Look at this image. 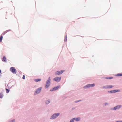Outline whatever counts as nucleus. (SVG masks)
<instances>
[{
    "mask_svg": "<svg viewBox=\"0 0 122 122\" xmlns=\"http://www.w3.org/2000/svg\"><path fill=\"white\" fill-rule=\"evenodd\" d=\"M50 81L51 79L50 77H49L46 82L45 86V88H47L49 86L50 84Z\"/></svg>",
    "mask_w": 122,
    "mask_h": 122,
    "instance_id": "1",
    "label": "nucleus"
},
{
    "mask_svg": "<svg viewBox=\"0 0 122 122\" xmlns=\"http://www.w3.org/2000/svg\"><path fill=\"white\" fill-rule=\"evenodd\" d=\"M60 114L59 113H56L53 114L51 116V119H53L56 118V117H58Z\"/></svg>",
    "mask_w": 122,
    "mask_h": 122,
    "instance_id": "2",
    "label": "nucleus"
},
{
    "mask_svg": "<svg viewBox=\"0 0 122 122\" xmlns=\"http://www.w3.org/2000/svg\"><path fill=\"white\" fill-rule=\"evenodd\" d=\"M10 70L14 74H16L17 72L16 70L13 67H12L10 68Z\"/></svg>",
    "mask_w": 122,
    "mask_h": 122,
    "instance_id": "3",
    "label": "nucleus"
},
{
    "mask_svg": "<svg viewBox=\"0 0 122 122\" xmlns=\"http://www.w3.org/2000/svg\"><path fill=\"white\" fill-rule=\"evenodd\" d=\"M95 85L94 84H88L84 86V88H85L93 87L95 86Z\"/></svg>",
    "mask_w": 122,
    "mask_h": 122,
    "instance_id": "4",
    "label": "nucleus"
},
{
    "mask_svg": "<svg viewBox=\"0 0 122 122\" xmlns=\"http://www.w3.org/2000/svg\"><path fill=\"white\" fill-rule=\"evenodd\" d=\"M61 79V77H56L53 79L54 81H55L56 82H59L60 81Z\"/></svg>",
    "mask_w": 122,
    "mask_h": 122,
    "instance_id": "5",
    "label": "nucleus"
},
{
    "mask_svg": "<svg viewBox=\"0 0 122 122\" xmlns=\"http://www.w3.org/2000/svg\"><path fill=\"white\" fill-rule=\"evenodd\" d=\"M64 71V70H62L60 71H57L55 74V75H59L62 74L63 72Z\"/></svg>",
    "mask_w": 122,
    "mask_h": 122,
    "instance_id": "6",
    "label": "nucleus"
},
{
    "mask_svg": "<svg viewBox=\"0 0 122 122\" xmlns=\"http://www.w3.org/2000/svg\"><path fill=\"white\" fill-rule=\"evenodd\" d=\"M60 87V86H58L56 87H54L52 89H51L50 91H55L57 90Z\"/></svg>",
    "mask_w": 122,
    "mask_h": 122,
    "instance_id": "7",
    "label": "nucleus"
},
{
    "mask_svg": "<svg viewBox=\"0 0 122 122\" xmlns=\"http://www.w3.org/2000/svg\"><path fill=\"white\" fill-rule=\"evenodd\" d=\"M41 87L37 89L36 91V94H38L41 91Z\"/></svg>",
    "mask_w": 122,
    "mask_h": 122,
    "instance_id": "8",
    "label": "nucleus"
},
{
    "mask_svg": "<svg viewBox=\"0 0 122 122\" xmlns=\"http://www.w3.org/2000/svg\"><path fill=\"white\" fill-rule=\"evenodd\" d=\"M121 105L117 106L114 107L113 108V110H115L117 109H118L121 107Z\"/></svg>",
    "mask_w": 122,
    "mask_h": 122,
    "instance_id": "9",
    "label": "nucleus"
},
{
    "mask_svg": "<svg viewBox=\"0 0 122 122\" xmlns=\"http://www.w3.org/2000/svg\"><path fill=\"white\" fill-rule=\"evenodd\" d=\"M73 119L74 120H76V121H78L80 120V117L75 118H73Z\"/></svg>",
    "mask_w": 122,
    "mask_h": 122,
    "instance_id": "10",
    "label": "nucleus"
},
{
    "mask_svg": "<svg viewBox=\"0 0 122 122\" xmlns=\"http://www.w3.org/2000/svg\"><path fill=\"white\" fill-rule=\"evenodd\" d=\"M2 61L4 62H6V58L5 56H4L3 57L2 60Z\"/></svg>",
    "mask_w": 122,
    "mask_h": 122,
    "instance_id": "11",
    "label": "nucleus"
},
{
    "mask_svg": "<svg viewBox=\"0 0 122 122\" xmlns=\"http://www.w3.org/2000/svg\"><path fill=\"white\" fill-rule=\"evenodd\" d=\"M41 79H36L35 80V81L36 82H37L39 81H41Z\"/></svg>",
    "mask_w": 122,
    "mask_h": 122,
    "instance_id": "12",
    "label": "nucleus"
},
{
    "mask_svg": "<svg viewBox=\"0 0 122 122\" xmlns=\"http://www.w3.org/2000/svg\"><path fill=\"white\" fill-rule=\"evenodd\" d=\"M3 96V94L2 93H0V98H2Z\"/></svg>",
    "mask_w": 122,
    "mask_h": 122,
    "instance_id": "13",
    "label": "nucleus"
},
{
    "mask_svg": "<svg viewBox=\"0 0 122 122\" xmlns=\"http://www.w3.org/2000/svg\"><path fill=\"white\" fill-rule=\"evenodd\" d=\"M3 37V36L2 35H1L0 37V41L1 42H2V41Z\"/></svg>",
    "mask_w": 122,
    "mask_h": 122,
    "instance_id": "14",
    "label": "nucleus"
},
{
    "mask_svg": "<svg viewBox=\"0 0 122 122\" xmlns=\"http://www.w3.org/2000/svg\"><path fill=\"white\" fill-rule=\"evenodd\" d=\"M117 76H122V73L118 74H117Z\"/></svg>",
    "mask_w": 122,
    "mask_h": 122,
    "instance_id": "15",
    "label": "nucleus"
},
{
    "mask_svg": "<svg viewBox=\"0 0 122 122\" xmlns=\"http://www.w3.org/2000/svg\"><path fill=\"white\" fill-rule=\"evenodd\" d=\"M108 88H110L113 87L112 85L107 86Z\"/></svg>",
    "mask_w": 122,
    "mask_h": 122,
    "instance_id": "16",
    "label": "nucleus"
},
{
    "mask_svg": "<svg viewBox=\"0 0 122 122\" xmlns=\"http://www.w3.org/2000/svg\"><path fill=\"white\" fill-rule=\"evenodd\" d=\"M10 91L9 89H6V91L7 93H8Z\"/></svg>",
    "mask_w": 122,
    "mask_h": 122,
    "instance_id": "17",
    "label": "nucleus"
},
{
    "mask_svg": "<svg viewBox=\"0 0 122 122\" xmlns=\"http://www.w3.org/2000/svg\"><path fill=\"white\" fill-rule=\"evenodd\" d=\"M9 30H7L6 31H5L4 32L2 35H4V34H5V33H6L7 32H8Z\"/></svg>",
    "mask_w": 122,
    "mask_h": 122,
    "instance_id": "18",
    "label": "nucleus"
},
{
    "mask_svg": "<svg viewBox=\"0 0 122 122\" xmlns=\"http://www.w3.org/2000/svg\"><path fill=\"white\" fill-rule=\"evenodd\" d=\"M113 78V77H108V78H106V79H112Z\"/></svg>",
    "mask_w": 122,
    "mask_h": 122,
    "instance_id": "19",
    "label": "nucleus"
},
{
    "mask_svg": "<svg viewBox=\"0 0 122 122\" xmlns=\"http://www.w3.org/2000/svg\"><path fill=\"white\" fill-rule=\"evenodd\" d=\"M67 40V37L66 35L65 38L64 39V41H66Z\"/></svg>",
    "mask_w": 122,
    "mask_h": 122,
    "instance_id": "20",
    "label": "nucleus"
},
{
    "mask_svg": "<svg viewBox=\"0 0 122 122\" xmlns=\"http://www.w3.org/2000/svg\"><path fill=\"white\" fill-rule=\"evenodd\" d=\"M49 103H50V101H49V100H47V101H46V103L47 104H48Z\"/></svg>",
    "mask_w": 122,
    "mask_h": 122,
    "instance_id": "21",
    "label": "nucleus"
},
{
    "mask_svg": "<svg viewBox=\"0 0 122 122\" xmlns=\"http://www.w3.org/2000/svg\"><path fill=\"white\" fill-rule=\"evenodd\" d=\"M103 88H108L107 86H103Z\"/></svg>",
    "mask_w": 122,
    "mask_h": 122,
    "instance_id": "22",
    "label": "nucleus"
},
{
    "mask_svg": "<svg viewBox=\"0 0 122 122\" xmlns=\"http://www.w3.org/2000/svg\"><path fill=\"white\" fill-rule=\"evenodd\" d=\"M74 119L73 118V119H72L70 120V122H74Z\"/></svg>",
    "mask_w": 122,
    "mask_h": 122,
    "instance_id": "23",
    "label": "nucleus"
},
{
    "mask_svg": "<svg viewBox=\"0 0 122 122\" xmlns=\"http://www.w3.org/2000/svg\"><path fill=\"white\" fill-rule=\"evenodd\" d=\"M117 91L118 90H113V92H114V93L117 92Z\"/></svg>",
    "mask_w": 122,
    "mask_h": 122,
    "instance_id": "24",
    "label": "nucleus"
},
{
    "mask_svg": "<svg viewBox=\"0 0 122 122\" xmlns=\"http://www.w3.org/2000/svg\"><path fill=\"white\" fill-rule=\"evenodd\" d=\"M22 78L23 79H25V76L24 75H23Z\"/></svg>",
    "mask_w": 122,
    "mask_h": 122,
    "instance_id": "25",
    "label": "nucleus"
},
{
    "mask_svg": "<svg viewBox=\"0 0 122 122\" xmlns=\"http://www.w3.org/2000/svg\"><path fill=\"white\" fill-rule=\"evenodd\" d=\"M110 92L111 93H114V92H113V90L111 91H110Z\"/></svg>",
    "mask_w": 122,
    "mask_h": 122,
    "instance_id": "26",
    "label": "nucleus"
},
{
    "mask_svg": "<svg viewBox=\"0 0 122 122\" xmlns=\"http://www.w3.org/2000/svg\"><path fill=\"white\" fill-rule=\"evenodd\" d=\"M122 122V121H117L116 122Z\"/></svg>",
    "mask_w": 122,
    "mask_h": 122,
    "instance_id": "27",
    "label": "nucleus"
},
{
    "mask_svg": "<svg viewBox=\"0 0 122 122\" xmlns=\"http://www.w3.org/2000/svg\"><path fill=\"white\" fill-rule=\"evenodd\" d=\"M15 121V120H14H14H13L12 121V122H14Z\"/></svg>",
    "mask_w": 122,
    "mask_h": 122,
    "instance_id": "28",
    "label": "nucleus"
},
{
    "mask_svg": "<svg viewBox=\"0 0 122 122\" xmlns=\"http://www.w3.org/2000/svg\"><path fill=\"white\" fill-rule=\"evenodd\" d=\"M108 77H105V79H106V78H108Z\"/></svg>",
    "mask_w": 122,
    "mask_h": 122,
    "instance_id": "29",
    "label": "nucleus"
},
{
    "mask_svg": "<svg viewBox=\"0 0 122 122\" xmlns=\"http://www.w3.org/2000/svg\"><path fill=\"white\" fill-rule=\"evenodd\" d=\"M78 102V101L76 102Z\"/></svg>",
    "mask_w": 122,
    "mask_h": 122,
    "instance_id": "30",
    "label": "nucleus"
}]
</instances>
